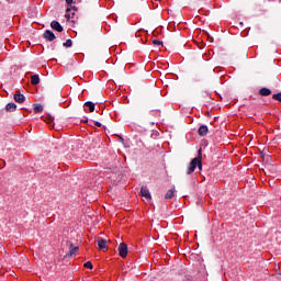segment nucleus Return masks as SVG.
Segmentation results:
<instances>
[{
  "label": "nucleus",
  "instance_id": "nucleus-1",
  "mask_svg": "<svg viewBox=\"0 0 281 281\" xmlns=\"http://www.w3.org/2000/svg\"><path fill=\"white\" fill-rule=\"evenodd\" d=\"M203 150L199 149L198 150V157L193 158L189 165V168L187 169V175H192V172H194V170H196V168H199V170H203Z\"/></svg>",
  "mask_w": 281,
  "mask_h": 281
},
{
  "label": "nucleus",
  "instance_id": "nucleus-2",
  "mask_svg": "<svg viewBox=\"0 0 281 281\" xmlns=\"http://www.w3.org/2000/svg\"><path fill=\"white\" fill-rule=\"evenodd\" d=\"M203 150L199 149L198 150V157L193 158L189 165V168L187 169V175H192V172H194V170H196V168H199V170H203Z\"/></svg>",
  "mask_w": 281,
  "mask_h": 281
},
{
  "label": "nucleus",
  "instance_id": "nucleus-3",
  "mask_svg": "<svg viewBox=\"0 0 281 281\" xmlns=\"http://www.w3.org/2000/svg\"><path fill=\"white\" fill-rule=\"evenodd\" d=\"M139 196L145 199V201L150 202L153 200V195H150V190H148V187L143 186L140 188Z\"/></svg>",
  "mask_w": 281,
  "mask_h": 281
},
{
  "label": "nucleus",
  "instance_id": "nucleus-4",
  "mask_svg": "<svg viewBox=\"0 0 281 281\" xmlns=\"http://www.w3.org/2000/svg\"><path fill=\"white\" fill-rule=\"evenodd\" d=\"M119 254L121 258H126V256H128V246L125 243L120 244Z\"/></svg>",
  "mask_w": 281,
  "mask_h": 281
},
{
  "label": "nucleus",
  "instance_id": "nucleus-5",
  "mask_svg": "<svg viewBox=\"0 0 281 281\" xmlns=\"http://www.w3.org/2000/svg\"><path fill=\"white\" fill-rule=\"evenodd\" d=\"M68 247H69V252L67 254L68 258H74V256H76V252L78 251V246H74L72 243H68Z\"/></svg>",
  "mask_w": 281,
  "mask_h": 281
},
{
  "label": "nucleus",
  "instance_id": "nucleus-6",
  "mask_svg": "<svg viewBox=\"0 0 281 281\" xmlns=\"http://www.w3.org/2000/svg\"><path fill=\"white\" fill-rule=\"evenodd\" d=\"M43 36H44V38H45L46 41H49V42L56 41V35L54 34V32H52V31H49V30H46V31L44 32Z\"/></svg>",
  "mask_w": 281,
  "mask_h": 281
},
{
  "label": "nucleus",
  "instance_id": "nucleus-7",
  "mask_svg": "<svg viewBox=\"0 0 281 281\" xmlns=\"http://www.w3.org/2000/svg\"><path fill=\"white\" fill-rule=\"evenodd\" d=\"M71 10H76V7H68L67 10H66V19L69 21V19H74V16H76V11H72Z\"/></svg>",
  "mask_w": 281,
  "mask_h": 281
},
{
  "label": "nucleus",
  "instance_id": "nucleus-8",
  "mask_svg": "<svg viewBox=\"0 0 281 281\" xmlns=\"http://www.w3.org/2000/svg\"><path fill=\"white\" fill-rule=\"evenodd\" d=\"M13 98L18 104H23V102H25V95L21 94L20 91H16Z\"/></svg>",
  "mask_w": 281,
  "mask_h": 281
},
{
  "label": "nucleus",
  "instance_id": "nucleus-9",
  "mask_svg": "<svg viewBox=\"0 0 281 281\" xmlns=\"http://www.w3.org/2000/svg\"><path fill=\"white\" fill-rule=\"evenodd\" d=\"M209 131L207 125H201L198 130V135H200V137H205Z\"/></svg>",
  "mask_w": 281,
  "mask_h": 281
},
{
  "label": "nucleus",
  "instance_id": "nucleus-10",
  "mask_svg": "<svg viewBox=\"0 0 281 281\" xmlns=\"http://www.w3.org/2000/svg\"><path fill=\"white\" fill-rule=\"evenodd\" d=\"M50 27L52 30H55V32H63V25H60V22L58 21H53L50 22Z\"/></svg>",
  "mask_w": 281,
  "mask_h": 281
},
{
  "label": "nucleus",
  "instance_id": "nucleus-11",
  "mask_svg": "<svg viewBox=\"0 0 281 281\" xmlns=\"http://www.w3.org/2000/svg\"><path fill=\"white\" fill-rule=\"evenodd\" d=\"M85 108L89 109L90 113H93V111H95V103H93L91 101H87L85 103Z\"/></svg>",
  "mask_w": 281,
  "mask_h": 281
},
{
  "label": "nucleus",
  "instance_id": "nucleus-12",
  "mask_svg": "<svg viewBox=\"0 0 281 281\" xmlns=\"http://www.w3.org/2000/svg\"><path fill=\"white\" fill-rule=\"evenodd\" d=\"M5 111H8L9 113H14V111H16V105L15 103H8L5 105Z\"/></svg>",
  "mask_w": 281,
  "mask_h": 281
},
{
  "label": "nucleus",
  "instance_id": "nucleus-13",
  "mask_svg": "<svg viewBox=\"0 0 281 281\" xmlns=\"http://www.w3.org/2000/svg\"><path fill=\"white\" fill-rule=\"evenodd\" d=\"M31 83L36 86V85H40L41 83V77H38V75H33L31 77Z\"/></svg>",
  "mask_w": 281,
  "mask_h": 281
},
{
  "label": "nucleus",
  "instance_id": "nucleus-14",
  "mask_svg": "<svg viewBox=\"0 0 281 281\" xmlns=\"http://www.w3.org/2000/svg\"><path fill=\"white\" fill-rule=\"evenodd\" d=\"M259 93H260V95H263V97L271 95V89H269V88H261L259 90Z\"/></svg>",
  "mask_w": 281,
  "mask_h": 281
},
{
  "label": "nucleus",
  "instance_id": "nucleus-15",
  "mask_svg": "<svg viewBox=\"0 0 281 281\" xmlns=\"http://www.w3.org/2000/svg\"><path fill=\"white\" fill-rule=\"evenodd\" d=\"M173 196H175V188L168 190L167 193L165 194V199H166L167 201H170V199H172Z\"/></svg>",
  "mask_w": 281,
  "mask_h": 281
},
{
  "label": "nucleus",
  "instance_id": "nucleus-16",
  "mask_svg": "<svg viewBox=\"0 0 281 281\" xmlns=\"http://www.w3.org/2000/svg\"><path fill=\"white\" fill-rule=\"evenodd\" d=\"M98 247H99V249H106V247H108L106 240L105 239H99L98 240Z\"/></svg>",
  "mask_w": 281,
  "mask_h": 281
},
{
  "label": "nucleus",
  "instance_id": "nucleus-17",
  "mask_svg": "<svg viewBox=\"0 0 281 281\" xmlns=\"http://www.w3.org/2000/svg\"><path fill=\"white\" fill-rule=\"evenodd\" d=\"M42 111H43V105L36 104V105L34 106V113H42Z\"/></svg>",
  "mask_w": 281,
  "mask_h": 281
},
{
  "label": "nucleus",
  "instance_id": "nucleus-18",
  "mask_svg": "<svg viewBox=\"0 0 281 281\" xmlns=\"http://www.w3.org/2000/svg\"><path fill=\"white\" fill-rule=\"evenodd\" d=\"M83 267L86 269H93V263H91V261H87V262L83 263Z\"/></svg>",
  "mask_w": 281,
  "mask_h": 281
},
{
  "label": "nucleus",
  "instance_id": "nucleus-19",
  "mask_svg": "<svg viewBox=\"0 0 281 281\" xmlns=\"http://www.w3.org/2000/svg\"><path fill=\"white\" fill-rule=\"evenodd\" d=\"M71 45H74V42L71 40H67L65 43H64V47H71Z\"/></svg>",
  "mask_w": 281,
  "mask_h": 281
},
{
  "label": "nucleus",
  "instance_id": "nucleus-20",
  "mask_svg": "<svg viewBox=\"0 0 281 281\" xmlns=\"http://www.w3.org/2000/svg\"><path fill=\"white\" fill-rule=\"evenodd\" d=\"M273 100H278V102H281V92L272 95Z\"/></svg>",
  "mask_w": 281,
  "mask_h": 281
},
{
  "label": "nucleus",
  "instance_id": "nucleus-21",
  "mask_svg": "<svg viewBox=\"0 0 281 281\" xmlns=\"http://www.w3.org/2000/svg\"><path fill=\"white\" fill-rule=\"evenodd\" d=\"M153 43L154 45H164V43L159 40H154Z\"/></svg>",
  "mask_w": 281,
  "mask_h": 281
},
{
  "label": "nucleus",
  "instance_id": "nucleus-22",
  "mask_svg": "<svg viewBox=\"0 0 281 281\" xmlns=\"http://www.w3.org/2000/svg\"><path fill=\"white\" fill-rule=\"evenodd\" d=\"M66 3H67L68 5H71V3H74V0H66Z\"/></svg>",
  "mask_w": 281,
  "mask_h": 281
},
{
  "label": "nucleus",
  "instance_id": "nucleus-23",
  "mask_svg": "<svg viewBox=\"0 0 281 281\" xmlns=\"http://www.w3.org/2000/svg\"><path fill=\"white\" fill-rule=\"evenodd\" d=\"M94 124H95V126H98L99 128H100V126H102V123H100V122H98V121H97Z\"/></svg>",
  "mask_w": 281,
  "mask_h": 281
}]
</instances>
